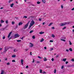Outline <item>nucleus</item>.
<instances>
[{
    "label": "nucleus",
    "mask_w": 74,
    "mask_h": 74,
    "mask_svg": "<svg viewBox=\"0 0 74 74\" xmlns=\"http://www.w3.org/2000/svg\"><path fill=\"white\" fill-rule=\"evenodd\" d=\"M44 49H47V47H44Z\"/></svg>",
    "instance_id": "53"
},
{
    "label": "nucleus",
    "mask_w": 74,
    "mask_h": 74,
    "mask_svg": "<svg viewBox=\"0 0 74 74\" xmlns=\"http://www.w3.org/2000/svg\"><path fill=\"white\" fill-rule=\"evenodd\" d=\"M44 39L43 38H42L41 40L40 41V42H43V41H44Z\"/></svg>",
    "instance_id": "14"
},
{
    "label": "nucleus",
    "mask_w": 74,
    "mask_h": 74,
    "mask_svg": "<svg viewBox=\"0 0 74 74\" xmlns=\"http://www.w3.org/2000/svg\"><path fill=\"white\" fill-rule=\"evenodd\" d=\"M16 4H18V1H16Z\"/></svg>",
    "instance_id": "62"
},
{
    "label": "nucleus",
    "mask_w": 74,
    "mask_h": 74,
    "mask_svg": "<svg viewBox=\"0 0 74 74\" xmlns=\"http://www.w3.org/2000/svg\"><path fill=\"white\" fill-rule=\"evenodd\" d=\"M37 63H40V61H38L36 62Z\"/></svg>",
    "instance_id": "57"
},
{
    "label": "nucleus",
    "mask_w": 74,
    "mask_h": 74,
    "mask_svg": "<svg viewBox=\"0 0 74 74\" xmlns=\"http://www.w3.org/2000/svg\"><path fill=\"white\" fill-rule=\"evenodd\" d=\"M63 61H64V62H65V61H66V58L63 59Z\"/></svg>",
    "instance_id": "27"
},
{
    "label": "nucleus",
    "mask_w": 74,
    "mask_h": 74,
    "mask_svg": "<svg viewBox=\"0 0 74 74\" xmlns=\"http://www.w3.org/2000/svg\"><path fill=\"white\" fill-rule=\"evenodd\" d=\"M43 33H44V32L42 31L39 32V34H43Z\"/></svg>",
    "instance_id": "13"
},
{
    "label": "nucleus",
    "mask_w": 74,
    "mask_h": 74,
    "mask_svg": "<svg viewBox=\"0 0 74 74\" xmlns=\"http://www.w3.org/2000/svg\"><path fill=\"white\" fill-rule=\"evenodd\" d=\"M63 68H64V66H62V67H61V69H63Z\"/></svg>",
    "instance_id": "42"
},
{
    "label": "nucleus",
    "mask_w": 74,
    "mask_h": 74,
    "mask_svg": "<svg viewBox=\"0 0 74 74\" xmlns=\"http://www.w3.org/2000/svg\"><path fill=\"white\" fill-rule=\"evenodd\" d=\"M51 60L53 62V61H54V58H52L51 59Z\"/></svg>",
    "instance_id": "43"
},
{
    "label": "nucleus",
    "mask_w": 74,
    "mask_h": 74,
    "mask_svg": "<svg viewBox=\"0 0 74 74\" xmlns=\"http://www.w3.org/2000/svg\"><path fill=\"white\" fill-rule=\"evenodd\" d=\"M12 25H14V24H15V22H14V21H13L12 22Z\"/></svg>",
    "instance_id": "32"
},
{
    "label": "nucleus",
    "mask_w": 74,
    "mask_h": 74,
    "mask_svg": "<svg viewBox=\"0 0 74 74\" xmlns=\"http://www.w3.org/2000/svg\"><path fill=\"white\" fill-rule=\"evenodd\" d=\"M51 37H53V38H54L55 37V36L54 34H52L51 35Z\"/></svg>",
    "instance_id": "18"
},
{
    "label": "nucleus",
    "mask_w": 74,
    "mask_h": 74,
    "mask_svg": "<svg viewBox=\"0 0 74 74\" xmlns=\"http://www.w3.org/2000/svg\"><path fill=\"white\" fill-rule=\"evenodd\" d=\"M66 52H69V50L67 49H66Z\"/></svg>",
    "instance_id": "59"
},
{
    "label": "nucleus",
    "mask_w": 74,
    "mask_h": 74,
    "mask_svg": "<svg viewBox=\"0 0 74 74\" xmlns=\"http://www.w3.org/2000/svg\"><path fill=\"white\" fill-rule=\"evenodd\" d=\"M66 27H65L62 28V30H64V29H66Z\"/></svg>",
    "instance_id": "44"
},
{
    "label": "nucleus",
    "mask_w": 74,
    "mask_h": 74,
    "mask_svg": "<svg viewBox=\"0 0 74 74\" xmlns=\"http://www.w3.org/2000/svg\"><path fill=\"white\" fill-rule=\"evenodd\" d=\"M5 29V28H2L1 29V31H3V30H4Z\"/></svg>",
    "instance_id": "26"
},
{
    "label": "nucleus",
    "mask_w": 74,
    "mask_h": 74,
    "mask_svg": "<svg viewBox=\"0 0 74 74\" xmlns=\"http://www.w3.org/2000/svg\"><path fill=\"white\" fill-rule=\"evenodd\" d=\"M21 64H22V65H23V60H21Z\"/></svg>",
    "instance_id": "10"
},
{
    "label": "nucleus",
    "mask_w": 74,
    "mask_h": 74,
    "mask_svg": "<svg viewBox=\"0 0 74 74\" xmlns=\"http://www.w3.org/2000/svg\"><path fill=\"white\" fill-rule=\"evenodd\" d=\"M44 59L45 60H44V61H47V58L45 57L44 58Z\"/></svg>",
    "instance_id": "21"
},
{
    "label": "nucleus",
    "mask_w": 74,
    "mask_h": 74,
    "mask_svg": "<svg viewBox=\"0 0 74 74\" xmlns=\"http://www.w3.org/2000/svg\"><path fill=\"white\" fill-rule=\"evenodd\" d=\"M42 2H43L44 3H46V1H45V0H42Z\"/></svg>",
    "instance_id": "19"
},
{
    "label": "nucleus",
    "mask_w": 74,
    "mask_h": 74,
    "mask_svg": "<svg viewBox=\"0 0 74 74\" xmlns=\"http://www.w3.org/2000/svg\"><path fill=\"white\" fill-rule=\"evenodd\" d=\"M23 38H24V37L23 36L22 38H21V40H23Z\"/></svg>",
    "instance_id": "39"
},
{
    "label": "nucleus",
    "mask_w": 74,
    "mask_h": 74,
    "mask_svg": "<svg viewBox=\"0 0 74 74\" xmlns=\"http://www.w3.org/2000/svg\"><path fill=\"white\" fill-rule=\"evenodd\" d=\"M23 24V23L22 22H19L18 23V26H21V25H22Z\"/></svg>",
    "instance_id": "7"
},
{
    "label": "nucleus",
    "mask_w": 74,
    "mask_h": 74,
    "mask_svg": "<svg viewBox=\"0 0 74 74\" xmlns=\"http://www.w3.org/2000/svg\"><path fill=\"white\" fill-rule=\"evenodd\" d=\"M1 10H2V9H3V7H1V8H0Z\"/></svg>",
    "instance_id": "63"
},
{
    "label": "nucleus",
    "mask_w": 74,
    "mask_h": 74,
    "mask_svg": "<svg viewBox=\"0 0 74 74\" xmlns=\"http://www.w3.org/2000/svg\"><path fill=\"white\" fill-rule=\"evenodd\" d=\"M1 74H4V71L3 70H2Z\"/></svg>",
    "instance_id": "22"
},
{
    "label": "nucleus",
    "mask_w": 74,
    "mask_h": 74,
    "mask_svg": "<svg viewBox=\"0 0 74 74\" xmlns=\"http://www.w3.org/2000/svg\"><path fill=\"white\" fill-rule=\"evenodd\" d=\"M29 66H27L26 67V69H28Z\"/></svg>",
    "instance_id": "47"
},
{
    "label": "nucleus",
    "mask_w": 74,
    "mask_h": 74,
    "mask_svg": "<svg viewBox=\"0 0 74 74\" xmlns=\"http://www.w3.org/2000/svg\"><path fill=\"white\" fill-rule=\"evenodd\" d=\"M69 63V62L68 61H66V62H65V64H67V63Z\"/></svg>",
    "instance_id": "46"
},
{
    "label": "nucleus",
    "mask_w": 74,
    "mask_h": 74,
    "mask_svg": "<svg viewBox=\"0 0 74 74\" xmlns=\"http://www.w3.org/2000/svg\"><path fill=\"white\" fill-rule=\"evenodd\" d=\"M5 36H3V39H5Z\"/></svg>",
    "instance_id": "51"
},
{
    "label": "nucleus",
    "mask_w": 74,
    "mask_h": 74,
    "mask_svg": "<svg viewBox=\"0 0 74 74\" xmlns=\"http://www.w3.org/2000/svg\"><path fill=\"white\" fill-rule=\"evenodd\" d=\"M7 65H10V63L9 62H8L7 63Z\"/></svg>",
    "instance_id": "41"
},
{
    "label": "nucleus",
    "mask_w": 74,
    "mask_h": 74,
    "mask_svg": "<svg viewBox=\"0 0 74 74\" xmlns=\"http://www.w3.org/2000/svg\"><path fill=\"white\" fill-rule=\"evenodd\" d=\"M61 8L62 9H63V6L62 5H61Z\"/></svg>",
    "instance_id": "52"
},
{
    "label": "nucleus",
    "mask_w": 74,
    "mask_h": 74,
    "mask_svg": "<svg viewBox=\"0 0 74 74\" xmlns=\"http://www.w3.org/2000/svg\"><path fill=\"white\" fill-rule=\"evenodd\" d=\"M52 24H53V23H50L49 24V26H51V25H52Z\"/></svg>",
    "instance_id": "16"
},
{
    "label": "nucleus",
    "mask_w": 74,
    "mask_h": 74,
    "mask_svg": "<svg viewBox=\"0 0 74 74\" xmlns=\"http://www.w3.org/2000/svg\"><path fill=\"white\" fill-rule=\"evenodd\" d=\"M38 20L39 21H41V18H39Z\"/></svg>",
    "instance_id": "55"
},
{
    "label": "nucleus",
    "mask_w": 74,
    "mask_h": 74,
    "mask_svg": "<svg viewBox=\"0 0 74 74\" xmlns=\"http://www.w3.org/2000/svg\"><path fill=\"white\" fill-rule=\"evenodd\" d=\"M12 33V32H11L9 33V35H8V38H9L10 37V36H11V34Z\"/></svg>",
    "instance_id": "8"
},
{
    "label": "nucleus",
    "mask_w": 74,
    "mask_h": 74,
    "mask_svg": "<svg viewBox=\"0 0 74 74\" xmlns=\"http://www.w3.org/2000/svg\"><path fill=\"white\" fill-rule=\"evenodd\" d=\"M8 59H7V58H5L4 60H5V61H7V60Z\"/></svg>",
    "instance_id": "36"
},
{
    "label": "nucleus",
    "mask_w": 74,
    "mask_h": 74,
    "mask_svg": "<svg viewBox=\"0 0 74 74\" xmlns=\"http://www.w3.org/2000/svg\"><path fill=\"white\" fill-rule=\"evenodd\" d=\"M40 1H38L37 2V4H40Z\"/></svg>",
    "instance_id": "31"
},
{
    "label": "nucleus",
    "mask_w": 74,
    "mask_h": 74,
    "mask_svg": "<svg viewBox=\"0 0 74 74\" xmlns=\"http://www.w3.org/2000/svg\"><path fill=\"white\" fill-rule=\"evenodd\" d=\"M72 11H73V10H74V8H73L72 9H71Z\"/></svg>",
    "instance_id": "60"
},
{
    "label": "nucleus",
    "mask_w": 74,
    "mask_h": 74,
    "mask_svg": "<svg viewBox=\"0 0 74 74\" xmlns=\"http://www.w3.org/2000/svg\"><path fill=\"white\" fill-rule=\"evenodd\" d=\"M12 58H15V57H16V55H13L12 56Z\"/></svg>",
    "instance_id": "12"
},
{
    "label": "nucleus",
    "mask_w": 74,
    "mask_h": 74,
    "mask_svg": "<svg viewBox=\"0 0 74 74\" xmlns=\"http://www.w3.org/2000/svg\"><path fill=\"white\" fill-rule=\"evenodd\" d=\"M69 44H70V45H72V43H71V42L70 41H69Z\"/></svg>",
    "instance_id": "34"
},
{
    "label": "nucleus",
    "mask_w": 74,
    "mask_h": 74,
    "mask_svg": "<svg viewBox=\"0 0 74 74\" xmlns=\"http://www.w3.org/2000/svg\"><path fill=\"white\" fill-rule=\"evenodd\" d=\"M13 0H9L8 2L9 3H11V2H12Z\"/></svg>",
    "instance_id": "23"
},
{
    "label": "nucleus",
    "mask_w": 74,
    "mask_h": 74,
    "mask_svg": "<svg viewBox=\"0 0 74 74\" xmlns=\"http://www.w3.org/2000/svg\"><path fill=\"white\" fill-rule=\"evenodd\" d=\"M32 38H33V39H34L35 38V36H32Z\"/></svg>",
    "instance_id": "37"
},
{
    "label": "nucleus",
    "mask_w": 74,
    "mask_h": 74,
    "mask_svg": "<svg viewBox=\"0 0 74 74\" xmlns=\"http://www.w3.org/2000/svg\"><path fill=\"white\" fill-rule=\"evenodd\" d=\"M25 50L26 51H27L28 50H29V49H25Z\"/></svg>",
    "instance_id": "58"
},
{
    "label": "nucleus",
    "mask_w": 74,
    "mask_h": 74,
    "mask_svg": "<svg viewBox=\"0 0 74 74\" xmlns=\"http://www.w3.org/2000/svg\"><path fill=\"white\" fill-rule=\"evenodd\" d=\"M32 26H31L30 25L29 27H28V29H30V28H31V27H32Z\"/></svg>",
    "instance_id": "30"
},
{
    "label": "nucleus",
    "mask_w": 74,
    "mask_h": 74,
    "mask_svg": "<svg viewBox=\"0 0 74 74\" xmlns=\"http://www.w3.org/2000/svg\"><path fill=\"white\" fill-rule=\"evenodd\" d=\"M53 40H50V42H53Z\"/></svg>",
    "instance_id": "50"
},
{
    "label": "nucleus",
    "mask_w": 74,
    "mask_h": 74,
    "mask_svg": "<svg viewBox=\"0 0 74 74\" xmlns=\"http://www.w3.org/2000/svg\"><path fill=\"white\" fill-rule=\"evenodd\" d=\"M53 48H51L50 49V51H51H51H52V50H53Z\"/></svg>",
    "instance_id": "54"
},
{
    "label": "nucleus",
    "mask_w": 74,
    "mask_h": 74,
    "mask_svg": "<svg viewBox=\"0 0 74 74\" xmlns=\"http://www.w3.org/2000/svg\"><path fill=\"white\" fill-rule=\"evenodd\" d=\"M20 36L19 34H15L14 35V37L15 38H18V37H19Z\"/></svg>",
    "instance_id": "3"
},
{
    "label": "nucleus",
    "mask_w": 74,
    "mask_h": 74,
    "mask_svg": "<svg viewBox=\"0 0 74 74\" xmlns=\"http://www.w3.org/2000/svg\"><path fill=\"white\" fill-rule=\"evenodd\" d=\"M4 53H5L7 51V49L6 48V47H5V49H4Z\"/></svg>",
    "instance_id": "5"
},
{
    "label": "nucleus",
    "mask_w": 74,
    "mask_h": 74,
    "mask_svg": "<svg viewBox=\"0 0 74 74\" xmlns=\"http://www.w3.org/2000/svg\"><path fill=\"white\" fill-rule=\"evenodd\" d=\"M39 71L40 73H42V70H40Z\"/></svg>",
    "instance_id": "15"
},
{
    "label": "nucleus",
    "mask_w": 74,
    "mask_h": 74,
    "mask_svg": "<svg viewBox=\"0 0 74 74\" xmlns=\"http://www.w3.org/2000/svg\"><path fill=\"white\" fill-rule=\"evenodd\" d=\"M16 49H14V52H16Z\"/></svg>",
    "instance_id": "61"
},
{
    "label": "nucleus",
    "mask_w": 74,
    "mask_h": 74,
    "mask_svg": "<svg viewBox=\"0 0 74 74\" xmlns=\"http://www.w3.org/2000/svg\"><path fill=\"white\" fill-rule=\"evenodd\" d=\"M70 22H67L64 23L65 25H69V24H70Z\"/></svg>",
    "instance_id": "4"
},
{
    "label": "nucleus",
    "mask_w": 74,
    "mask_h": 74,
    "mask_svg": "<svg viewBox=\"0 0 74 74\" xmlns=\"http://www.w3.org/2000/svg\"><path fill=\"white\" fill-rule=\"evenodd\" d=\"M34 32V31L33 30H31L29 32V33H32Z\"/></svg>",
    "instance_id": "25"
},
{
    "label": "nucleus",
    "mask_w": 74,
    "mask_h": 74,
    "mask_svg": "<svg viewBox=\"0 0 74 74\" xmlns=\"http://www.w3.org/2000/svg\"><path fill=\"white\" fill-rule=\"evenodd\" d=\"M56 69H55L54 71V73H56Z\"/></svg>",
    "instance_id": "38"
},
{
    "label": "nucleus",
    "mask_w": 74,
    "mask_h": 74,
    "mask_svg": "<svg viewBox=\"0 0 74 74\" xmlns=\"http://www.w3.org/2000/svg\"><path fill=\"white\" fill-rule=\"evenodd\" d=\"M5 23L6 24H8V21L7 20L5 21Z\"/></svg>",
    "instance_id": "20"
},
{
    "label": "nucleus",
    "mask_w": 74,
    "mask_h": 74,
    "mask_svg": "<svg viewBox=\"0 0 74 74\" xmlns=\"http://www.w3.org/2000/svg\"><path fill=\"white\" fill-rule=\"evenodd\" d=\"M24 18H27V16H24Z\"/></svg>",
    "instance_id": "33"
},
{
    "label": "nucleus",
    "mask_w": 74,
    "mask_h": 74,
    "mask_svg": "<svg viewBox=\"0 0 74 74\" xmlns=\"http://www.w3.org/2000/svg\"><path fill=\"white\" fill-rule=\"evenodd\" d=\"M4 22V20H1V23H3Z\"/></svg>",
    "instance_id": "11"
},
{
    "label": "nucleus",
    "mask_w": 74,
    "mask_h": 74,
    "mask_svg": "<svg viewBox=\"0 0 74 74\" xmlns=\"http://www.w3.org/2000/svg\"><path fill=\"white\" fill-rule=\"evenodd\" d=\"M29 22H28L26 25H25L23 27V29H26L27 28L28 25H29Z\"/></svg>",
    "instance_id": "1"
},
{
    "label": "nucleus",
    "mask_w": 74,
    "mask_h": 74,
    "mask_svg": "<svg viewBox=\"0 0 74 74\" xmlns=\"http://www.w3.org/2000/svg\"><path fill=\"white\" fill-rule=\"evenodd\" d=\"M71 61H72V62H74V58H73L72 59Z\"/></svg>",
    "instance_id": "48"
},
{
    "label": "nucleus",
    "mask_w": 74,
    "mask_h": 74,
    "mask_svg": "<svg viewBox=\"0 0 74 74\" xmlns=\"http://www.w3.org/2000/svg\"><path fill=\"white\" fill-rule=\"evenodd\" d=\"M30 44H31V45L29 46L30 47H33V44L31 43H30Z\"/></svg>",
    "instance_id": "9"
},
{
    "label": "nucleus",
    "mask_w": 74,
    "mask_h": 74,
    "mask_svg": "<svg viewBox=\"0 0 74 74\" xmlns=\"http://www.w3.org/2000/svg\"><path fill=\"white\" fill-rule=\"evenodd\" d=\"M43 74H46V72L45 71H44L43 72Z\"/></svg>",
    "instance_id": "56"
},
{
    "label": "nucleus",
    "mask_w": 74,
    "mask_h": 74,
    "mask_svg": "<svg viewBox=\"0 0 74 74\" xmlns=\"http://www.w3.org/2000/svg\"><path fill=\"white\" fill-rule=\"evenodd\" d=\"M72 32H74V29H73Z\"/></svg>",
    "instance_id": "64"
},
{
    "label": "nucleus",
    "mask_w": 74,
    "mask_h": 74,
    "mask_svg": "<svg viewBox=\"0 0 74 74\" xmlns=\"http://www.w3.org/2000/svg\"><path fill=\"white\" fill-rule=\"evenodd\" d=\"M12 62H15V60H12Z\"/></svg>",
    "instance_id": "40"
},
{
    "label": "nucleus",
    "mask_w": 74,
    "mask_h": 74,
    "mask_svg": "<svg viewBox=\"0 0 74 74\" xmlns=\"http://www.w3.org/2000/svg\"><path fill=\"white\" fill-rule=\"evenodd\" d=\"M34 21L33 20H32L31 21V22L30 23V25H31L32 26L33 25H34Z\"/></svg>",
    "instance_id": "2"
},
{
    "label": "nucleus",
    "mask_w": 74,
    "mask_h": 74,
    "mask_svg": "<svg viewBox=\"0 0 74 74\" xmlns=\"http://www.w3.org/2000/svg\"><path fill=\"white\" fill-rule=\"evenodd\" d=\"M61 41H64V42H65L66 41V40L64 39H61Z\"/></svg>",
    "instance_id": "35"
},
{
    "label": "nucleus",
    "mask_w": 74,
    "mask_h": 74,
    "mask_svg": "<svg viewBox=\"0 0 74 74\" xmlns=\"http://www.w3.org/2000/svg\"><path fill=\"white\" fill-rule=\"evenodd\" d=\"M14 3H12L11 4V5H10V7H13V6H14Z\"/></svg>",
    "instance_id": "17"
},
{
    "label": "nucleus",
    "mask_w": 74,
    "mask_h": 74,
    "mask_svg": "<svg viewBox=\"0 0 74 74\" xmlns=\"http://www.w3.org/2000/svg\"><path fill=\"white\" fill-rule=\"evenodd\" d=\"M51 29H55V28L54 27H52Z\"/></svg>",
    "instance_id": "49"
},
{
    "label": "nucleus",
    "mask_w": 74,
    "mask_h": 74,
    "mask_svg": "<svg viewBox=\"0 0 74 74\" xmlns=\"http://www.w3.org/2000/svg\"><path fill=\"white\" fill-rule=\"evenodd\" d=\"M65 23H62L60 25V26H65Z\"/></svg>",
    "instance_id": "6"
},
{
    "label": "nucleus",
    "mask_w": 74,
    "mask_h": 74,
    "mask_svg": "<svg viewBox=\"0 0 74 74\" xmlns=\"http://www.w3.org/2000/svg\"><path fill=\"white\" fill-rule=\"evenodd\" d=\"M69 51H73V50L72 49H71V48H70L69 49Z\"/></svg>",
    "instance_id": "24"
},
{
    "label": "nucleus",
    "mask_w": 74,
    "mask_h": 74,
    "mask_svg": "<svg viewBox=\"0 0 74 74\" xmlns=\"http://www.w3.org/2000/svg\"><path fill=\"white\" fill-rule=\"evenodd\" d=\"M17 42H21V40H17Z\"/></svg>",
    "instance_id": "28"
},
{
    "label": "nucleus",
    "mask_w": 74,
    "mask_h": 74,
    "mask_svg": "<svg viewBox=\"0 0 74 74\" xmlns=\"http://www.w3.org/2000/svg\"><path fill=\"white\" fill-rule=\"evenodd\" d=\"M59 55H57L56 56V58H58L59 57Z\"/></svg>",
    "instance_id": "29"
},
{
    "label": "nucleus",
    "mask_w": 74,
    "mask_h": 74,
    "mask_svg": "<svg viewBox=\"0 0 74 74\" xmlns=\"http://www.w3.org/2000/svg\"><path fill=\"white\" fill-rule=\"evenodd\" d=\"M38 58H39V59H42V58H41V57L40 56H38Z\"/></svg>",
    "instance_id": "45"
}]
</instances>
